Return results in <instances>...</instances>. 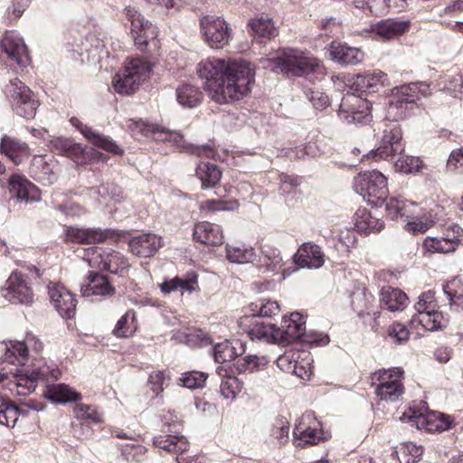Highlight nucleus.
Masks as SVG:
<instances>
[{
  "label": "nucleus",
  "instance_id": "47",
  "mask_svg": "<svg viewBox=\"0 0 463 463\" xmlns=\"http://www.w3.org/2000/svg\"><path fill=\"white\" fill-rule=\"evenodd\" d=\"M196 175L202 182V188L215 186L222 177V172L217 165L211 163H200L196 167Z\"/></svg>",
  "mask_w": 463,
  "mask_h": 463
},
{
  "label": "nucleus",
  "instance_id": "53",
  "mask_svg": "<svg viewBox=\"0 0 463 463\" xmlns=\"http://www.w3.org/2000/svg\"><path fill=\"white\" fill-rule=\"evenodd\" d=\"M398 156L399 157L395 161L394 166L400 172L406 174L416 173L423 166V163L420 157L402 155V153Z\"/></svg>",
  "mask_w": 463,
  "mask_h": 463
},
{
  "label": "nucleus",
  "instance_id": "22",
  "mask_svg": "<svg viewBox=\"0 0 463 463\" xmlns=\"http://www.w3.org/2000/svg\"><path fill=\"white\" fill-rule=\"evenodd\" d=\"M48 294L61 317L70 319L75 316L77 299L67 288L60 284H50Z\"/></svg>",
  "mask_w": 463,
  "mask_h": 463
},
{
  "label": "nucleus",
  "instance_id": "3",
  "mask_svg": "<svg viewBox=\"0 0 463 463\" xmlns=\"http://www.w3.org/2000/svg\"><path fill=\"white\" fill-rule=\"evenodd\" d=\"M40 270L35 266L27 267V273L14 271L1 288V295L12 304L31 305L33 301L32 284L40 278Z\"/></svg>",
  "mask_w": 463,
  "mask_h": 463
},
{
  "label": "nucleus",
  "instance_id": "20",
  "mask_svg": "<svg viewBox=\"0 0 463 463\" xmlns=\"http://www.w3.org/2000/svg\"><path fill=\"white\" fill-rule=\"evenodd\" d=\"M305 318L298 312H294L289 317H284L279 327H276L277 344L288 345L301 339L305 330Z\"/></svg>",
  "mask_w": 463,
  "mask_h": 463
},
{
  "label": "nucleus",
  "instance_id": "52",
  "mask_svg": "<svg viewBox=\"0 0 463 463\" xmlns=\"http://www.w3.org/2000/svg\"><path fill=\"white\" fill-rule=\"evenodd\" d=\"M19 408L0 396V425L14 427L18 420Z\"/></svg>",
  "mask_w": 463,
  "mask_h": 463
},
{
  "label": "nucleus",
  "instance_id": "57",
  "mask_svg": "<svg viewBox=\"0 0 463 463\" xmlns=\"http://www.w3.org/2000/svg\"><path fill=\"white\" fill-rule=\"evenodd\" d=\"M289 363V369L292 370V373L296 374L298 377L303 379V380H309L310 376L312 374L310 364L307 363L306 365L302 364L301 363L295 361L294 364L291 365V360L289 357V354H286L284 355H281L278 359V365L282 366L285 363Z\"/></svg>",
  "mask_w": 463,
  "mask_h": 463
},
{
  "label": "nucleus",
  "instance_id": "25",
  "mask_svg": "<svg viewBox=\"0 0 463 463\" xmlns=\"http://www.w3.org/2000/svg\"><path fill=\"white\" fill-rule=\"evenodd\" d=\"M293 260L299 268L319 269L325 263L321 248L312 242L303 243L294 254Z\"/></svg>",
  "mask_w": 463,
  "mask_h": 463
},
{
  "label": "nucleus",
  "instance_id": "56",
  "mask_svg": "<svg viewBox=\"0 0 463 463\" xmlns=\"http://www.w3.org/2000/svg\"><path fill=\"white\" fill-rule=\"evenodd\" d=\"M242 386V382L237 377L227 376L222 379L220 392L225 399H234L241 391Z\"/></svg>",
  "mask_w": 463,
  "mask_h": 463
},
{
  "label": "nucleus",
  "instance_id": "9",
  "mask_svg": "<svg viewBox=\"0 0 463 463\" xmlns=\"http://www.w3.org/2000/svg\"><path fill=\"white\" fill-rule=\"evenodd\" d=\"M414 307L417 314L411 320L413 326L417 323L428 331H437L447 326L449 317L437 310L434 292L428 290L421 293Z\"/></svg>",
  "mask_w": 463,
  "mask_h": 463
},
{
  "label": "nucleus",
  "instance_id": "48",
  "mask_svg": "<svg viewBox=\"0 0 463 463\" xmlns=\"http://www.w3.org/2000/svg\"><path fill=\"white\" fill-rule=\"evenodd\" d=\"M459 240L445 237H427L423 241L425 250L431 253H449L456 250Z\"/></svg>",
  "mask_w": 463,
  "mask_h": 463
},
{
  "label": "nucleus",
  "instance_id": "32",
  "mask_svg": "<svg viewBox=\"0 0 463 463\" xmlns=\"http://www.w3.org/2000/svg\"><path fill=\"white\" fill-rule=\"evenodd\" d=\"M80 292L83 297H103L112 295L114 288L105 276L90 271L87 278V283L81 285Z\"/></svg>",
  "mask_w": 463,
  "mask_h": 463
},
{
  "label": "nucleus",
  "instance_id": "2",
  "mask_svg": "<svg viewBox=\"0 0 463 463\" xmlns=\"http://www.w3.org/2000/svg\"><path fill=\"white\" fill-rule=\"evenodd\" d=\"M270 62L273 69L279 70L288 78L324 73V67L318 59L298 49H284Z\"/></svg>",
  "mask_w": 463,
  "mask_h": 463
},
{
  "label": "nucleus",
  "instance_id": "13",
  "mask_svg": "<svg viewBox=\"0 0 463 463\" xmlns=\"http://www.w3.org/2000/svg\"><path fill=\"white\" fill-rule=\"evenodd\" d=\"M294 443L298 447L317 445L328 439V435L320 428V422L316 419L313 411L305 412L293 430Z\"/></svg>",
  "mask_w": 463,
  "mask_h": 463
},
{
  "label": "nucleus",
  "instance_id": "29",
  "mask_svg": "<svg viewBox=\"0 0 463 463\" xmlns=\"http://www.w3.org/2000/svg\"><path fill=\"white\" fill-rule=\"evenodd\" d=\"M256 267L261 272H279L283 267L280 250L269 244L262 245Z\"/></svg>",
  "mask_w": 463,
  "mask_h": 463
},
{
  "label": "nucleus",
  "instance_id": "15",
  "mask_svg": "<svg viewBox=\"0 0 463 463\" xmlns=\"http://www.w3.org/2000/svg\"><path fill=\"white\" fill-rule=\"evenodd\" d=\"M2 52L6 55L9 66L23 69L30 62L24 39L15 31L6 32L0 41Z\"/></svg>",
  "mask_w": 463,
  "mask_h": 463
},
{
  "label": "nucleus",
  "instance_id": "18",
  "mask_svg": "<svg viewBox=\"0 0 463 463\" xmlns=\"http://www.w3.org/2000/svg\"><path fill=\"white\" fill-rule=\"evenodd\" d=\"M89 261L90 266H97L99 269L113 274L120 273L129 267L128 260L122 253L116 250L105 251L100 248L92 250Z\"/></svg>",
  "mask_w": 463,
  "mask_h": 463
},
{
  "label": "nucleus",
  "instance_id": "23",
  "mask_svg": "<svg viewBox=\"0 0 463 463\" xmlns=\"http://www.w3.org/2000/svg\"><path fill=\"white\" fill-rule=\"evenodd\" d=\"M70 122L95 146L114 155H122L124 153L123 149H121L111 138L94 131L91 128L84 125L79 118L72 117L70 119Z\"/></svg>",
  "mask_w": 463,
  "mask_h": 463
},
{
  "label": "nucleus",
  "instance_id": "31",
  "mask_svg": "<svg viewBox=\"0 0 463 463\" xmlns=\"http://www.w3.org/2000/svg\"><path fill=\"white\" fill-rule=\"evenodd\" d=\"M193 239L203 244L218 245L222 243L223 234L218 224L201 222L194 225Z\"/></svg>",
  "mask_w": 463,
  "mask_h": 463
},
{
  "label": "nucleus",
  "instance_id": "30",
  "mask_svg": "<svg viewBox=\"0 0 463 463\" xmlns=\"http://www.w3.org/2000/svg\"><path fill=\"white\" fill-rule=\"evenodd\" d=\"M9 192L13 198L21 201H35L38 198V188L20 175H13L9 180Z\"/></svg>",
  "mask_w": 463,
  "mask_h": 463
},
{
  "label": "nucleus",
  "instance_id": "51",
  "mask_svg": "<svg viewBox=\"0 0 463 463\" xmlns=\"http://www.w3.org/2000/svg\"><path fill=\"white\" fill-rule=\"evenodd\" d=\"M127 127L131 136L136 139L148 137L152 134L160 132V127L149 124L142 119H129Z\"/></svg>",
  "mask_w": 463,
  "mask_h": 463
},
{
  "label": "nucleus",
  "instance_id": "37",
  "mask_svg": "<svg viewBox=\"0 0 463 463\" xmlns=\"http://www.w3.org/2000/svg\"><path fill=\"white\" fill-rule=\"evenodd\" d=\"M409 21L383 19L374 24L372 31L383 40H390L410 29Z\"/></svg>",
  "mask_w": 463,
  "mask_h": 463
},
{
  "label": "nucleus",
  "instance_id": "34",
  "mask_svg": "<svg viewBox=\"0 0 463 463\" xmlns=\"http://www.w3.org/2000/svg\"><path fill=\"white\" fill-rule=\"evenodd\" d=\"M0 358L8 364L22 365L27 360L28 347L24 342L9 341L0 343Z\"/></svg>",
  "mask_w": 463,
  "mask_h": 463
},
{
  "label": "nucleus",
  "instance_id": "19",
  "mask_svg": "<svg viewBox=\"0 0 463 463\" xmlns=\"http://www.w3.org/2000/svg\"><path fill=\"white\" fill-rule=\"evenodd\" d=\"M61 375L60 371L55 364H48L43 361H37L30 369H26L24 375L20 378L19 385L24 384L29 392L35 390L39 382H49L57 380Z\"/></svg>",
  "mask_w": 463,
  "mask_h": 463
},
{
  "label": "nucleus",
  "instance_id": "63",
  "mask_svg": "<svg viewBox=\"0 0 463 463\" xmlns=\"http://www.w3.org/2000/svg\"><path fill=\"white\" fill-rule=\"evenodd\" d=\"M444 90L450 96L462 99L463 98V75L451 76L444 85Z\"/></svg>",
  "mask_w": 463,
  "mask_h": 463
},
{
  "label": "nucleus",
  "instance_id": "11",
  "mask_svg": "<svg viewBox=\"0 0 463 463\" xmlns=\"http://www.w3.org/2000/svg\"><path fill=\"white\" fill-rule=\"evenodd\" d=\"M418 84L410 83L396 88L389 101L387 116L385 121H394L405 119L409 117L417 106Z\"/></svg>",
  "mask_w": 463,
  "mask_h": 463
},
{
  "label": "nucleus",
  "instance_id": "5",
  "mask_svg": "<svg viewBox=\"0 0 463 463\" xmlns=\"http://www.w3.org/2000/svg\"><path fill=\"white\" fill-rule=\"evenodd\" d=\"M387 178L377 170L360 173L354 179V191L374 207L381 206L387 199Z\"/></svg>",
  "mask_w": 463,
  "mask_h": 463
},
{
  "label": "nucleus",
  "instance_id": "27",
  "mask_svg": "<svg viewBox=\"0 0 463 463\" xmlns=\"http://www.w3.org/2000/svg\"><path fill=\"white\" fill-rule=\"evenodd\" d=\"M327 52L330 59L341 65H356L364 60V52L359 48L335 41L330 43Z\"/></svg>",
  "mask_w": 463,
  "mask_h": 463
},
{
  "label": "nucleus",
  "instance_id": "60",
  "mask_svg": "<svg viewBox=\"0 0 463 463\" xmlns=\"http://www.w3.org/2000/svg\"><path fill=\"white\" fill-rule=\"evenodd\" d=\"M122 457L127 460H138V458L146 451V448L137 443L118 444Z\"/></svg>",
  "mask_w": 463,
  "mask_h": 463
},
{
  "label": "nucleus",
  "instance_id": "55",
  "mask_svg": "<svg viewBox=\"0 0 463 463\" xmlns=\"http://www.w3.org/2000/svg\"><path fill=\"white\" fill-rule=\"evenodd\" d=\"M268 363L269 360L265 356L247 355L237 361V369L240 372L252 373L263 369Z\"/></svg>",
  "mask_w": 463,
  "mask_h": 463
},
{
  "label": "nucleus",
  "instance_id": "26",
  "mask_svg": "<svg viewBox=\"0 0 463 463\" xmlns=\"http://www.w3.org/2000/svg\"><path fill=\"white\" fill-rule=\"evenodd\" d=\"M161 246V237L150 232L135 236L128 242L129 250L140 258L154 256Z\"/></svg>",
  "mask_w": 463,
  "mask_h": 463
},
{
  "label": "nucleus",
  "instance_id": "44",
  "mask_svg": "<svg viewBox=\"0 0 463 463\" xmlns=\"http://www.w3.org/2000/svg\"><path fill=\"white\" fill-rule=\"evenodd\" d=\"M383 203H385L386 213L391 219L412 218V208L415 206L413 203L397 197H391L389 200H385Z\"/></svg>",
  "mask_w": 463,
  "mask_h": 463
},
{
  "label": "nucleus",
  "instance_id": "49",
  "mask_svg": "<svg viewBox=\"0 0 463 463\" xmlns=\"http://www.w3.org/2000/svg\"><path fill=\"white\" fill-rule=\"evenodd\" d=\"M58 144L61 146V151L75 163L85 164L89 159L85 147L80 144L73 143L69 139H60Z\"/></svg>",
  "mask_w": 463,
  "mask_h": 463
},
{
  "label": "nucleus",
  "instance_id": "33",
  "mask_svg": "<svg viewBox=\"0 0 463 463\" xmlns=\"http://www.w3.org/2000/svg\"><path fill=\"white\" fill-rule=\"evenodd\" d=\"M387 80V74L380 70H373L364 74H358L353 85L355 90L361 93H373L378 91L380 87H383Z\"/></svg>",
  "mask_w": 463,
  "mask_h": 463
},
{
  "label": "nucleus",
  "instance_id": "21",
  "mask_svg": "<svg viewBox=\"0 0 463 463\" xmlns=\"http://www.w3.org/2000/svg\"><path fill=\"white\" fill-rule=\"evenodd\" d=\"M118 236L117 231L107 229H95V228H77L69 227L66 230V240L71 242L77 243H100L108 239H114Z\"/></svg>",
  "mask_w": 463,
  "mask_h": 463
},
{
  "label": "nucleus",
  "instance_id": "54",
  "mask_svg": "<svg viewBox=\"0 0 463 463\" xmlns=\"http://www.w3.org/2000/svg\"><path fill=\"white\" fill-rule=\"evenodd\" d=\"M288 433L289 422L288 420L283 416L277 417L270 429V437L279 444L283 445L288 441Z\"/></svg>",
  "mask_w": 463,
  "mask_h": 463
},
{
  "label": "nucleus",
  "instance_id": "17",
  "mask_svg": "<svg viewBox=\"0 0 463 463\" xmlns=\"http://www.w3.org/2000/svg\"><path fill=\"white\" fill-rule=\"evenodd\" d=\"M403 371L395 367L392 370L379 371L378 380L380 383L376 387V394L382 401L394 402L404 393V387L400 377Z\"/></svg>",
  "mask_w": 463,
  "mask_h": 463
},
{
  "label": "nucleus",
  "instance_id": "8",
  "mask_svg": "<svg viewBox=\"0 0 463 463\" xmlns=\"http://www.w3.org/2000/svg\"><path fill=\"white\" fill-rule=\"evenodd\" d=\"M5 92L12 110L17 116L25 119L34 118L39 101L28 86L14 78L5 86Z\"/></svg>",
  "mask_w": 463,
  "mask_h": 463
},
{
  "label": "nucleus",
  "instance_id": "40",
  "mask_svg": "<svg viewBox=\"0 0 463 463\" xmlns=\"http://www.w3.org/2000/svg\"><path fill=\"white\" fill-rule=\"evenodd\" d=\"M198 275L194 272H187L184 277H175L172 279L164 281L161 285V290L165 293H171L173 291L180 290L181 292L187 291L189 293L196 290L198 288Z\"/></svg>",
  "mask_w": 463,
  "mask_h": 463
},
{
  "label": "nucleus",
  "instance_id": "12",
  "mask_svg": "<svg viewBox=\"0 0 463 463\" xmlns=\"http://www.w3.org/2000/svg\"><path fill=\"white\" fill-rule=\"evenodd\" d=\"M372 103L366 99L355 95H347L337 111L339 118L346 124H366L371 121Z\"/></svg>",
  "mask_w": 463,
  "mask_h": 463
},
{
  "label": "nucleus",
  "instance_id": "35",
  "mask_svg": "<svg viewBox=\"0 0 463 463\" xmlns=\"http://www.w3.org/2000/svg\"><path fill=\"white\" fill-rule=\"evenodd\" d=\"M380 305L392 312L403 310L408 305L406 294L399 288L383 287L380 292Z\"/></svg>",
  "mask_w": 463,
  "mask_h": 463
},
{
  "label": "nucleus",
  "instance_id": "46",
  "mask_svg": "<svg viewBox=\"0 0 463 463\" xmlns=\"http://www.w3.org/2000/svg\"><path fill=\"white\" fill-rule=\"evenodd\" d=\"M226 257L229 261L238 264L252 262L256 259L254 249L241 243L227 244Z\"/></svg>",
  "mask_w": 463,
  "mask_h": 463
},
{
  "label": "nucleus",
  "instance_id": "64",
  "mask_svg": "<svg viewBox=\"0 0 463 463\" xmlns=\"http://www.w3.org/2000/svg\"><path fill=\"white\" fill-rule=\"evenodd\" d=\"M82 38L77 31H70L64 36L63 46L69 52L81 54Z\"/></svg>",
  "mask_w": 463,
  "mask_h": 463
},
{
  "label": "nucleus",
  "instance_id": "36",
  "mask_svg": "<svg viewBox=\"0 0 463 463\" xmlns=\"http://www.w3.org/2000/svg\"><path fill=\"white\" fill-rule=\"evenodd\" d=\"M43 395L55 403L65 404L79 401L81 394L65 383L47 384Z\"/></svg>",
  "mask_w": 463,
  "mask_h": 463
},
{
  "label": "nucleus",
  "instance_id": "42",
  "mask_svg": "<svg viewBox=\"0 0 463 463\" xmlns=\"http://www.w3.org/2000/svg\"><path fill=\"white\" fill-rule=\"evenodd\" d=\"M234 345L229 341L218 343L213 347V356L215 363L224 364L235 359L238 355L244 352L242 344L235 341Z\"/></svg>",
  "mask_w": 463,
  "mask_h": 463
},
{
  "label": "nucleus",
  "instance_id": "6",
  "mask_svg": "<svg viewBox=\"0 0 463 463\" xmlns=\"http://www.w3.org/2000/svg\"><path fill=\"white\" fill-rule=\"evenodd\" d=\"M164 435L156 436L153 444L168 453L180 455L189 449V442L182 433V421L175 412L168 411L163 415Z\"/></svg>",
  "mask_w": 463,
  "mask_h": 463
},
{
  "label": "nucleus",
  "instance_id": "7",
  "mask_svg": "<svg viewBox=\"0 0 463 463\" xmlns=\"http://www.w3.org/2000/svg\"><path fill=\"white\" fill-rule=\"evenodd\" d=\"M401 420L411 422L418 429H424L429 432L444 431L450 428L452 420L450 417L439 411H430L427 403L420 401L413 403L405 411Z\"/></svg>",
  "mask_w": 463,
  "mask_h": 463
},
{
  "label": "nucleus",
  "instance_id": "61",
  "mask_svg": "<svg viewBox=\"0 0 463 463\" xmlns=\"http://www.w3.org/2000/svg\"><path fill=\"white\" fill-rule=\"evenodd\" d=\"M305 96L316 109L323 110L329 105L327 95L321 90H305Z\"/></svg>",
  "mask_w": 463,
  "mask_h": 463
},
{
  "label": "nucleus",
  "instance_id": "50",
  "mask_svg": "<svg viewBox=\"0 0 463 463\" xmlns=\"http://www.w3.org/2000/svg\"><path fill=\"white\" fill-rule=\"evenodd\" d=\"M136 314L133 310H128L123 315L117 322L116 326L113 330V334L121 338H127L133 335L137 330V325H135Z\"/></svg>",
  "mask_w": 463,
  "mask_h": 463
},
{
  "label": "nucleus",
  "instance_id": "10",
  "mask_svg": "<svg viewBox=\"0 0 463 463\" xmlns=\"http://www.w3.org/2000/svg\"><path fill=\"white\" fill-rule=\"evenodd\" d=\"M383 135L380 144L375 149H372L367 157L379 159H393L404 150L402 131L399 123L383 120L381 123Z\"/></svg>",
  "mask_w": 463,
  "mask_h": 463
},
{
  "label": "nucleus",
  "instance_id": "58",
  "mask_svg": "<svg viewBox=\"0 0 463 463\" xmlns=\"http://www.w3.org/2000/svg\"><path fill=\"white\" fill-rule=\"evenodd\" d=\"M423 448L413 442H406L401 448V463H416L420 459Z\"/></svg>",
  "mask_w": 463,
  "mask_h": 463
},
{
  "label": "nucleus",
  "instance_id": "39",
  "mask_svg": "<svg viewBox=\"0 0 463 463\" xmlns=\"http://www.w3.org/2000/svg\"><path fill=\"white\" fill-rule=\"evenodd\" d=\"M248 33L260 43L265 40H270L277 35V29L271 19L268 17H259L251 19L248 23Z\"/></svg>",
  "mask_w": 463,
  "mask_h": 463
},
{
  "label": "nucleus",
  "instance_id": "38",
  "mask_svg": "<svg viewBox=\"0 0 463 463\" xmlns=\"http://www.w3.org/2000/svg\"><path fill=\"white\" fill-rule=\"evenodd\" d=\"M248 335L251 340L277 344L276 326L273 324L263 321L260 317H252Z\"/></svg>",
  "mask_w": 463,
  "mask_h": 463
},
{
  "label": "nucleus",
  "instance_id": "45",
  "mask_svg": "<svg viewBox=\"0 0 463 463\" xmlns=\"http://www.w3.org/2000/svg\"><path fill=\"white\" fill-rule=\"evenodd\" d=\"M27 144L22 140L5 135L1 138L0 149L15 165L21 163V154L27 150Z\"/></svg>",
  "mask_w": 463,
  "mask_h": 463
},
{
  "label": "nucleus",
  "instance_id": "24",
  "mask_svg": "<svg viewBox=\"0 0 463 463\" xmlns=\"http://www.w3.org/2000/svg\"><path fill=\"white\" fill-rule=\"evenodd\" d=\"M56 167L57 164L52 159H48L44 156H35L32 159L29 172L35 181L43 185H51L57 180Z\"/></svg>",
  "mask_w": 463,
  "mask_h": 463
},
{
  "label": "nucleus",
  "instance_id": "59",
  "mask_svg": "<svg viewBox=\"0 0 463 463\" xmlns=\"http://www.w3.org/2000/svg\"><path fill=\"white\" fill-rule=\"evenodd\" d=\"M207 379V374L198 371L186 372L182 374L180 381L183 386L188 389L203 387Z\"/></svg>",
  "mask_w": 463,
  "mask_h": 463
},
{
  "label": "nucleus",
  "instance_id": "14",
  "mask_svg": "<svg viewBox=\"0 0 463 463\" xmlns=\"http://www.w3.org/2000/svg\"><path fill=\"white\" fill-rule=\"evenodd\" d=\"M128 20L131 23V34L135 45L142 52L146 51L150 42H154L157 35V27L146 20L137 10L127 6L125 8Z\"/></svg>",
  "mask_w": 463,
  "mask_h": 463
},
{
  "label": "nucleus",
  "instance_id": "4",
  "mask_svg": "<svg viewBox=\"0 0 463 463\" xmlns=\"http://www.w3.org/2000/svg\"><path fill=\"white\" fill-rule=\"evenodd\" d=\"M151 71V64L144 58L128 60L122 73H117L112 80L115 91L122 95L134 93L147 79Z\"/></svg>",
  "mask_w": 463,
  "mask_h": 463
},
{
  "label": "nucleus",
  "instance_id": "16",
  "mask_svg": "<svg viewBox=\"0 0 463 463\" xmlns=\"http://www.w3.org/2000/svg\"><path fill=\"white\" fill-rule=\"evenodd\" d=\"M200 24L205 42L212 48H223L232 38V28L224 19L213 15L203 16Z\"/></svg>",
  "mask_w": 463,
  "mask_h": 463
},
{
  "label": "nucleus",
  "instance_id": "62",
  "mask_svg": "<svg viewBox=\"0 0 463 463\" xmlns=\"http://www.w3.org/2000/svg\"><path fill=\"white\" fill-rule=\"evenodd\" d=\"M300 341L304 344L309 345L310 346H324L326 345L330 340L329 336L326 334L317 331L306 332L305 329Z\"/></svg>",
  "mask_w": 463,
  "mask_h": 463
},
{
  "label": "nucleus",
  "instance_id": "43",
  "mask_svg": "<svg viewBox=\"0 0 463 463\" xmlns=\"http://www.w3.org/2000/svg\"><path fill=\"white\" fill-rule=\"evenodd\" d=\"M354 225L358 232L367 235L371 232L382 231L384 227V222L376 216H373L366 209H363L356 213Z\"/></svg>",
  "mask_w": 463,
  "mask_h": 463
},
{
  "label": "nucleus",
  "instance_id": "28",
  "mask_svg": "<svg viewBox=\"0 0 463 463\" xmlns=\"http://www.w3.org/2000/svg\"><path fill=\"white\" fill-rule=\"evenodd\" d=\"M204 94L200 87L184 82L179 84L175 89V99L177 103L183 109H195L203 101Z\"/></svg>",
  "mask_w": 463,
  "mask_h": 463
},
{
  "label": "nucleus",
  "instance_id": "1",
  "mask_svg": "<svg viewBox=\"0 0 463 463\" xmlns=\"http://www.w3.org/2000/svg\"><path fill=\"white\" fill-rule=\"evenodd\" d=\"M197 71L205 80L211 98L220 104L240 100L248 95L255 78L254 67L241 58L227 61L210 58L199 63Z\"/></svg>",
  "mask_w": 463,
  "mask_h": 463
},
{
  "label": "nucleus",
  "instance_id": "41",
  "mask_svg": "<svg viewBox=\"0 0 463 463\" xmlns=\"http://www.w3.org/2000/svg\"><path fill=\"white\" fill-rule=\"evenodd\" d=\"M443 291L449 304L450 311H463V279L455 277L443 285Z\"/></svg>",
  "mask_w": 463,
  "mask_h": 463
}]
</instances>
